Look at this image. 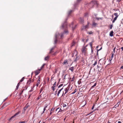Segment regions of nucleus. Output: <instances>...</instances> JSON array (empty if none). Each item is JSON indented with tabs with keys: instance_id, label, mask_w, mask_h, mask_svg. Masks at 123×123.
<instances>
[{
	"instance_id": "c9c22d12",
	"label": "nucleus",
	"mask_w": 123,
	"mask_h": 123,
	"mask_svg": "<svg viewBox=\"0 0 123 123\" xmlns=\"http://www.w3.org/2000/svg\"><path fill=\"white\" fill-rule=\"evenodd\" d=\"M19 83H20L19 82L18 84L16 86V88H17V89L18 88V86H19V85H20Z\"/></svg>"
},
{
	"instance_id": "2f4dec72",
	"label": "nucleus",
	"mask_w": 123,
	"mask_h": 123,
	"mask_svg": "<svg viewBox=\"0 0 123 123\" xmlns=\"http://www.w3.org/2000/svg\"><path fill=\"white\" fill-rule=\"evenodd\" d=\"M44 88V87H42L41 89H40V93H41L42 91L43 90V89Z\"/></svg>"
},
{
	"instance_id": "5701e85b",
	"label": "nucleus",
	"mask_w": 123,
	"mask_h": 123,
	"mask_svg": "<svg viewBox=\"0 0 123 123\" xmlns=\"http://www.w3.org/2000/svg\"><path fill=\"white\" fill-rule=\"evenodd\" d=\"M46 65V64L44 63V64L42 66V67H41V68L40 69H41V70L44 67V66Z\"/></svg>"
},
{
	"instance_id": "6ab92c4d",
	"label": "nucleus",
	"mask_w": 123,
	"mask_h": 123,
	"mask_svg": "<svg viewBox=\"0 0 123 123\" xmlns=\"http://www.w3.org/2000/svg\"><path fill=\"white\" fill-rule=\"evenodd\" d=\"M25 79V77H23L20 80L19 83H21L24 80V79Z\"/></svg>"
},
{
	"instance_id": "6e6552de",
	"label": "nucleus",
	"mask_w": 123,
	"mask_h": 123,
	"mask_svg": "<svg viewBox=\"0 0 123 123\" xmlns=\"http://www.w3.org/2000/svg\"><path fill=\"white\" fill-rule=\"evenodd\" d=\"M75 52H76V55H75V56L76 57L75 58L74 61H76L77 60H78V59H79V56H77V52L76 51Z\"/></svg>"
},
{
	"instance_id": "aec40b11",
	"label": "nucleus",
	"mask_w": 123,
	"mask_h": 123,
	"mask_svg": "<svg viewBox=\"0 0 123 123\" xmlns=\"http://www.w3.org/2000/svg\"><path fill=\"white\" fill-rule=\"evenodd\" d=\"M28 105H26L25 107L24 108V110H26L27 108L28 107Z\"/></svg>"
},
{
	"instance_id": "473e14b6",
	"label": "nucleus",
	"mask_w": 123,
	"mask_h": 123,
	"mask_svg": "<svg viewBox=\"0 0 123 123\" xmlns=\"http://www.w3.org/2000/svg\"><path fill=\"white\" fill-rule=\"evenodd\" d=\"M54 49V48H52L50 50V53H51L52 52V50Z\"/></svg>"
},
{
	"instance_id": "dca6fc26",
	"label": "nucleus",
	"mask_w": 123,
	"mask_h": 123,
	"mask_svg": "<svg viewBox=\"0 0 123 123\" xmlns=\"http://www.w3.org/2000/svg\"><path fill=\"white\" fill-rule=\"evenodd\" d=\"M74 67H71L69 68V70H71L72 72H73V70H74Z\"/></svg>"
},
{
	"instance_id": "1a4fd4ad",
	"label": "nucleus",
	"mask_w": 123,
	"mask_h": 123,
	"mask_svg": "<svg viewBox=\"0 0 123 123\" xmlns=\"http://www.w3.org/2000/svg\"><path fill=\"white\" fill-rule=\"evenodd\" d=\"M41 70V69H39V70H36L34 72L35 74V75H37L38 74L40 73V71Z\"/></svg>"
},
{
	"instance_id": "ea45409f",
	"label": "nucleus",
	"mask_w": 123,
	"mask_h": 123,
	"mask_svg": "<svg viewBox=\"0 0 123 123\" xmlns=\"http://www.w3.org/2000/svg\"><path fill=\"white\" fill-rule=\"evenodd\" d=\"M62 110L61 109H59V111H58V113L60 112H62Z\"/></svg>"
},
{
	"instance_id": "bf43d9fd",
	"label": "nucleus",
	"mask_w": 123,
	"mask_h": 123,
	"mask_svg": "<svg viewBox=\"0 0 123 123\" xmlns=\"http://www.w3.org/2000/svg\"><path fill=\"white\" fill-rule=\"evenodd\" d=\"M100 66H99L98 65H97V68H100Z\"/></svg>"
},
{
	"instance_id": "79ce46f5",
	"label": "nucleus",
	"mask_w": 123,
	"mask_h": 123,
	"mask_svg": "<svg viewBox=\"0 0 123 123\" xmlns=\"http://www.w3.org/2000/svg\"><path fill=\"white\" fill-rule=\"evenodd\" d=\"M59 108H57L56 110V111H59Z\"/></svg>"
},
{
	"instance_id": "338daca9",
	"label": "nucleus",
	"mask_w": 123,
	"mask_h": 123,
	"mask_svg": "<svg viewBox=\"0 0 123 123\" xmlns=\"http://www.w3.org/2000/svg\"><path fill=\"white\" fill-rule=\"evenodd\" d=\"M121 48L122 49V51L123 50V47H121Z\"/></svg>"
},
{
	"instance_id": "ddd939ff",
	"label": "nucleus",
	"mask_w": 123,
	"mask_h": 123,
	"mask_svg": "<svg viewBox=\"0 0 123 123\" xmlns=\"http://www.w3.org/2000/svg\"><path fill=\"white\" fill-rule=\"evenodd\" d=\"M68 60H65L63 62V64H68L67 62H68Z\"/></svg>"
},
{
	"instance_id": "7ed1b4c3",
	"label": "nucleus",
	"mask_w": 123,
	"mask_h": 123,
	"mask_svg": "<svg viewBox=\"0 0 123 123\" xmlns=\"http://www.w3.org/2000/svg\"><path fill=\"white\" fill-rule=\"evenodd\" d=\"M86 47H83L81 49V51L82 53L84 54H86V52L87 49L86 48Z\"/></svg>"
},
{
	"instance_id": "9d476101",
	"label": "nucleus",
	"mask_w": 123,
	"mask_h": 123,
	"mask_svg": "<svg viewBox=\"0 0 123 123\" xmlns=\"http://www.w3.org/2000/svg\"><path fill=\"white\" fill-rule=\"evenodd\" d=\"M70 87V86H68L67 88L65 89L64 90L65 91V92L64 93V95H65L66 93L67 92L69 89Z\"/></svg>"
},
{
	"instance_id": "de8ad7c7",
	"label": "nucleus",
	"mask_w": 123,
	"mask_h": 123,
	"mask_svg": "<svg viewBox=\"0 0 123 123\" xmlns=\"http://www.w3.org/2000/svg\"><path fill=\"white\" fill-rule=\"evenodd\" d=\"M112 58H110V59L109 60V61H110V62H111V60H112Z\"/></svg>"
},
{
	"instance_id": "4be33fe9",
	"label": "nucleus",
	"mask_w": 123,
	"mask_h": 123,
	"mask_svg": "<svg viewBox=\"0 0 123 123\" xmlns=\"http://www.w3.org/2000/svg\"><path fill=\"white\" fill-rule=\"evenodd\" d=\"M88 23L87 25H86L85 26H84V27L85 29L88 28Z\"/></svg>"
},
{
	"instance_id": "f8f14e48",
	"label": "nucleus",
	"mask_w": 123,
	"mask_h": 123,
	"mask_svg": "<svg viewBox=\"0 0 123 123\" xmlns=\"http://www.w3.org/2000/svg\"><path fill=\"white\" fill-rule=\"evenodd\" d=\"M79 21L81 23L83 24L84 20L83 18H80L79 19Z\"/></svg>"
},
{
	"instance_id": "58836bf2",
	"label": "nucleus",
	"mask_w": 123,
	"mask_h": 123,
	"mask_svg": "<svg viewBox=\"0 0 123 123\" xmlns=\"http://www.w3.org/2000/svg\"><path fill=\"white\" fill-rule=\"evenodd\" d=\"M54 110V108H52L51 109V111H50L51 112L52 111V112H53V111Z\"/></svg>"
},
{
	"instance_id": "c03bdc74",
	"label": "nucleus",
	"mask_w": 123,
	"mask_h": 123,
	"mask_svg": "<svg viewBox=\"0 0 123 123\" xmlns=\"http://www.w3.org/2000/svg\"><path fill=\"white\" fill-rule=\"evenodd\" d=\"M96 19L98 20H99V19H101V18H97L96 17Z\"/></svg>"
},
{
	"instance_id": "0e129e2a",
	"label": "nucleus",
	"mask_w": 123,
	"mask_h": 123,
	"mask_svg": "<svg viewBox=\"0 0 123 123\" xmlns=\"http://www.w3.org/2000/svg\"><path fill=\"white\" fill-rule=\"evenodd\" d=\"M115 20L113 19L112 21V23H114L115 22Z\"/></svg>"
},
{
	"instance_id": "a211bd4d",
	"label": "nucleus",
	"mask_w": 123,
	"mask_h": 123,
	"mask_svg": "<svg viewBox=\"0 0 123 123\" xmlns=\"http://www.w3.org/2000/svg\"><path fill=\"white\" fill-rule=\"evenodd\" d=\"M49 56H47L45 57L44 58V60L45 61L49 59Z\"/></svg>"
},
{
	"instance_id": "f257e3e1",
	"label": "nucleus",
	"mask_w": 123,
	"mask_h": 123,
	"mask_svg": "<svg viewBox=\"0 0 123 123\" xmlns=\"http://www.w3.org/2000/svg\"><path fill=\"white\" fill-rule=\"evenodd\" d=\"M67 28V24L66 22H64V23L60 27L61 29L63 30H66Z\"/></svg>"
},
{
	"instance_id": "39448f33",
	"label": "nucleus",
	"mask_w": 123,
	"mask_h": 123,
	"mask_svg": "<svg viewBox=\"0 0 123 123\" xmlns=\"http://www.w3.org/2000/svg\"><path fill=\"white\" fill-rule=\"evenodd\" d=\"M15 114L13 116H12L11 118L8 119V120L9 121H13L15 119Z\"/></svg>"
},
{
	"instance_id": "603ef678",
	"label": "nucleus",
	"mask_w": 123,
	"mask_h": 123,
	"mask_svg": "<svg viewBox=\"0 0 123 123\" xmlns=\"http://www.w3.org/2000/svg\"><path fill=\"white\" fill-rule=\"evenodd\" d=\"M113 55H114V54L112 53V55L111 56V58H113Z\"/></svg>"
},
{
	"instance_id": "09e8293b",
	"label": "nucleus",
	"mask_w": 123,
	"mask_h": 123,
	"mask_svg": "<svg viewBox=\"0 0 123 123\" xmlns=\"http://www.w3.org/2000/svg\"><path fill=\"white\" fill-rule=\"evenodd\" d=\"M112 58H110V59L109 60V61H110V62H111V60H112Z\"/></svg>"
},
{
	"instance_id": "f3484780",
	"label": "nucleus",
	"mask_w": 123,
	"mask_h": 123,
	"mask_svg": "<svg viewBox=\"0 0 123 123\" xmlns=\"http://www.w3.org/2000/svg\"><path fill=\"white\" fill-rule=\"evenodd\" d=\"M48 106V105H46L43 108V113H44V112L46 110V109L47 107V106Z\"/></svg>"
},
{
	"instance_id": "49530a36",
	"label": "nucleus",
	"mask_w": 123,
	"mask_h": 123,
	"mask_svg": "<svg viewBox=\"0 0 123 123\" xmlns=\"http://www.w3.org/2000/svg\"><path fill=\"white\" fill-rule=\"evenodd\" d=\"M112 58H110V59L109 60V61H110V62H111V60H112Z\"/></svg>"
},
{
	"instance_id": "4d7b16f0",
	"label": "nucleus",
	"mask_w": 123,
	"mask_h": 123,
	"mask_svg": "<svg viewBox=\"0 0 123 123\" xmlns=\"http://www.w3.org/2000/svg\"><path fill=\"white\" fill-rule=\"evenodd\" d=\"M85 39H82V41L83 42H84L85 41Z\"/></svg>"
},
{
	"instance_id": "7c9ffc66",
	"label": "nucleus",
	"mask_w": 123,
	"mask_h": 123,
	"mask_svg": "<svg viewBox=\"0 0 123 123\" xmlns=\"http://www.w3.org/2000/svg\"><path fill=\"white\" fill-rule=\"evenodd\" d=\"M76 26V25H74V27H73V26L72 27V29L73 30H74V29Z\"/></svg>"
},
{
	"instance_id": "69168bd1",
	"label": "nucleus",
	"mask_w": 123,
	"mask_h": 123,
	"mask_svg": "<svg viewBox=\"0 0 123 123\" xmlns=\"http://www.w3.org/2000/svg\"><path fill=\"white\" fill-rule=\"evenodd\" d=\"M7 98H6V99L4 100L3 101H5L7 99Z\"/></svg>"
},
{
	"instance_id": "13d9d810",
	"label": "nucleus",
	"mask_w": 123,
	"mask_h": 123,
	"mask_svg": "<svg viewBox=\"0 0 123 123\" xmlns=\"http://www.w3.org/2000/svg\"><path fill=\"white\" fill-rule=\"evenodd\" d=\"M39 84L37 83L36 84V85L37 87L38 86V85Z\"/></svg>"
},
{
	"instance_id": "9b49d317",
	"label": "nucleus",
	"mask_w": 123,
	"mask_h": 123,
	"mask_svg": "<svg viewBox=\"0 0 123 123\" xmlns=\"http://www.w3.org/2000/svg\"><path fill=\"white\" fill-rule=\"evenodd\" d=\"M37 81V83L39 84L40 79V76H39L36 79Z\"/></svg>"
},
{
	"instance_id": "052dcab7",
	"label": "nucleus",
	"mask_w": 123,
	"mask_h": 123,
	"mask_svg": "<svg viewBox=\"0 0 123 123\" xmlns=\"http://www.w3.org/2000/svg\"><path fill=\"white\" fill-rule=\"evenodd\" d=\"M75 43L74 42H73L72 44V46H73Z\"/></svg>"
},
{
	"instance_id": "4c0bfd02",
	"label": "nucleus",
	"mask_w": 123,
	"mask_h": 123,
	"mask_svg": "<svg viewBox=\"0 0 123 123\" xmlns=\"http://www.w3.org/2000/svg\"><path fill=\"white\" fill-rule=\"evenodd\" d=\"M75 77L74 76L73 77L72 80V81H73Z\"/></svg>"
},
{
	"instance_id": "3c124183",
	"label": "nucleus",
	"mask_w": 123,
	"mask_h": 123,
	"mask_svg": "<svg viewBox=\"0 0 123 123\" xmlns=\"http://www.w3.org/2000/svg\"><path fill=\"white\" fill-rule=\"evenodd\" d=\"M52 88L53 89V91H54L55 90V89L54 88V87H52Z\"/></svg>"
},
{
	"instance_id": "a18cd8bd",
	"label": "nucleus",
	"mask_w": 123,
	"mask_h": 123,
	"mask_svg": "<svg viewBox=\"0 0 123 123\" xmlns=\"http://www.w3.org/2000/svg\"><path fill=\"white\" fill-rule=\"evenodd\" d=\"M117 17H115L114 18V19L116 20L117 19Z\"/></svg>"
},
{
	"instance_id": "0eeeda50",
	"label": "nucleus",
	"mask_w": 123,
	"mask_h": 123,
	"mask_svg": "<svg viewBox=\"0 0 123 123\" xmlns=\"http://www.w3.org/2000/svg\"><path fill=\"white\" fill-rule=\"evenodd\" d=\"M64 33H68V30H66V31H64V33H62L61 34H60V38H62L63 37V35Z\"/></svg>"
},
{
	"instance_id": "e433bc0d",
	"label": "nucleus",
	"mask_w": 123,
	"mask_h": 123,
	"mask_svg": "<svg viewBox=\"0 0 123 123\" xmlns=\"http://www.w3.org/2000/svg\"><path fill=\"white\" fill-rule=\"evenodd\" d=\"M113 25H110V29H111L112 28Z\"/></svg>"
},
{
	"instance_id": "72a5a7b5",
	"label": "nucleus",
	"mask_w": 123,
	"mask_h": 123,
	"mask_svg": "<svg viewBox=\"0 0 123 123\" xmlns=\"http://www.w3.org/2000/svg\"><path fill=\"white\" fill-rule=\"evenodd\" d=\"M96 83H95L94 85H93V86H92L91 88H92L93 87H94L95 86H96Z\"/></svg>"
},
{
	"instance_id": "6e6d98bb",
	"label": "nucleus",
	"mask_w": 123,
	"mask_h": 123,
	"mask_svg": "<svg viewBox=\"0 0 123 123\" xmlns=\"http://www.w3.org/2000/svg\"><path fill=\"white\" fill-rule=\"evenodd\" d=\"M25 123V122H19L18 123Z\"/></svg>"
},
{
	"instance_id": "412c9836",
	"label": "nucleus",
	"mask_w": 123,
	"mask_h": 123,
	"mask_svg": "<svg viewBox=\"0 0 123 123\" xmlns=\"http://www.w3.org/2000/svg\"><path fill=\"white\" fill-rule=\"evenodd\" d=\"M73 11V10H70L68 12V15H69Z\"/></svg>"
},
{
	"instance_id": "20e7f679",
	"label": "nucleus",
	"mask_w": 123,
	"mask_h": 123,
	"mask_svg": "<svg viewBox=\"0 0 123 123\" xmlns=\"http://www.w3.org/2000/svg\"><path fill=\"white\" fill-rule=\"evenodd\" d=\"M60 34H59L58 33L56 34L55 35V40L54 43H57V38L59 36L60 37Z\"/></svg>"
},
{
	"instance_id": "8fccbe9b",
	"label": "nucleus",
	"mask_w": 123,
	"mask_h": 123,
	"mask_svg": "<svg viewBox=\"0 0 123 123\" xmlns=\"http://www.w3.org/2000/svg\"><path fill=\"white\" fill-rule=\"evenodd\" d=\"M112 58H110V59L109 60V61H110V62H111V60H112Z\"/></svg>"
},
{
	"instance_id": "864d4df0",
	"label": "nucleus",
	"mask_w": 123,
	"mask_h": 123,
	"mask_svg": "<svg viewBox=\"0 0 123 123\" xmlns=\"http://www.w3.org/2000/svg\"><path fill=\"white\" fill-rule=\"evenodd\" d=\"M116 49V47H115L113 49V52L115 53V49Z\"/></svg>"
},
{
	"instance_id": "bb28decb",
	"label": "nucleus",
	"mask_w": 123,
	"mask_h": 123,
	"mask_svg": "<svg viewBox=\"0 0 123 123\" xmlns=\"http://www.w3.org/2000/svg\"><path fill=\"white\" fill-rule=\"evenodd\" d=\"M97 25V23H95L94 22H93L92 23V25L95 26Z\"/></svg>"
},
{
	"instance_id": "423d86ee",
	"label": "nucleus",
	"mask_w": 123,
	"mask_h": 123,
	"mask_svg": "<svg viewBox=\"0 0 123 123\" xmlns=\"http://www.w3.org/2000/svg\"><path fill=\"white\" fill-rule=\"evenodd\" d=\"M34 81V80H31V79H30L28 81L27 83V87L26 88L28 87V86H29V85L30 84L31 82H33Z\"/></svg>"
},
{
	"instance_id": "393cba45",
	"label": "nucleus",
	"mask_w": 123,
	"mask_h": 123,
	"mask_svg": "<svg viewBox=\"0 0 123 123\" xmlns=\"http://www.w3.org/2000/svg\"><path fill=\"white\" fill-rule=\"evenodd\" d=\"M56 82H55L54 84L52 86V87H56Z\"/></svg>"
},
{
	"instance_id": "2eb2a0df",
	"label": "nucleus",
	"mask_w": 123,
	"mask_h": 123,
	"mask_svg": "<svg viewBox=\"0 0 123 123\" xmlns=\"http://www.w3.org/2000/svg\"><path fill=\"white\" fill-rule=\"evenodd\" d=\"M63 89V88H61V89L59 90L58 92V93H57V96H59V94L60 93V92L61 91H62V90Z\"/></svg>"
},
{
	"instance_id": "4468645a",
	"label": "nucleus",
	"mask_w": 123,
	"mask_h": 123,
	"mask_svg": "<svg viewBox=\"0 0 123 123\" xmlns=\"http://www.w3.org/2000/svg\"><path fill=\"white\" fill-rule=\"evenodd\" d=\"M114 33L113 32V31H111L110 34V36L112 37L113 36V34Z\"/></svg>"
},
{
	"instance_id": "c85d7f7f",
	"label": "nucleus",
	"mask_w": 123,
	"mask_h": 123,
	"mask_svg": "<svg viewBox=\"0 0 123 123\" xmlns=\"http://www.w3.org/2000/svg\"><path fill=\"white\" fill-rule=\"evenodd\" d=\"M95 62L92 65L93 66H94L95 65H96L97 63V62L96 61H95Z\"/></svg>"
},
{
	"instance_id": "680f3d73",
	"label": "nucleus",
	"mask_w": 123,
	"mask_h": 123,
	"mask_svg": "<svg viewBox=\"0 0 123 123\" xmlns=\"http://www.w3.org/2000/svg\"><path fill=\"white\" fill-rule=\"evenodd\" d=\"M57 70L56 69H55V73H56L57 72Z\"/></svg>"
},
{
	"instance_id": "37998d69",
	"label": "nucleus",
	"mask_w": 123,
	"mask_h": 123,
	"mask_svg": "<svg viewBox=\"0 0 123 123\" xmlns=\"http://www.w3.org/2000/svg\"><path fill=\"white\" fill-rule=\"evenodd\" d=\"M90 45L91 46V48H92V43H90Z\"/></svg>"
},
{
	"instance_id": "a19ab883",
	"label": "nucleus",
	"mask_w": 123,
	"mask_h": 123,
	"mask_svg": "<svg viewBox=\"0 0 123 123\" xmlns=\"http://www.w3.org/2000/svg\"><path fill=\"white\" fill-rule=\"evenodd\" d=\"M67 106V105L66 104H63V107H66Z\"/></svg>"
},
{
	"instance_id": "5fc2aeb1",
	"label": "nucleus",
	"mask_w": 123,
	"mask_h": 123,
	"mask_svg": "<svg viewBox=\"0 0 123 123\" xmlns=\"http://www.w3.org/2000/svg\"><path fill=\"white\" fill-rule=\"evenodd\" d=\"M89 33V34H92L93 33V32L92 31H90Z\"/></svg>"
},
{
	"instance_id": "774afa93",
	"label": "nucleus",
	"mask_w": 123,
	"mask_h": 123,
	"mask_svg": "<svg viewBox=\"0 0 123 123\" xmlns=\"http://www.w3.org/2000/svg\"><path fill=\"white\" fill-rule=\"evenodd\" d=\"M121 69H123V65L121 67Z\"/></svg>"
},
{
	"instance_id": "f704fd0d",
	"label": "nucleus",
	"mask_w": 123,
	"mask_h": 123,
	"mask_svg": "<svg viewBox=\"0 0 123 123\" xmlns=\"http://www.w3.org/2000/svg\"><path fill=\"white\" fill-rule=\"evenodd\" d=\"M63 85V84H61L60 85L58 86V88H59L61 87V86H62Z\"/></svg>"
},
{
	"instance_id": "b1692460",
	"label": "nucleus",
	"mask_w": 123,
	"mask_h": 123,
	"mask_svg": "<svg viewBox=\"0 0 123 123\" xmlns=\"http://www.w3.org/2000/svg\"><path fill=\"white\" fill-rule=\"evenodd\" d=\"M103 61H103H104V64H105V62H106V61H105V59H103V60H102V59H100V60H99V62L101 61Z\"/></svg>"
},
{
	"instance_id": "e2e57ef3",
	"label": "nucleus",
	"mask_w": 123,
	"mask_h": 123,
	"mask_svg": "<svg viewBox=\"0 0 123 123\" xmlns=\"http://www.w3.org/2000/svg\"><path fill=\"white\" fill-rule=\"evenodd\" d=\"M88 15V13H86V14H85V16H87V15Z\"/></svg>"
},
{
	"instance_id": "c756f323",
	"label": "nucleus",
	"mask_w": 123,
	"mask_h": 123,
	"mask_svg": "<svg viewBox=\"0 0 123 123\" xmlns=\"http://www.w3.org/2000/svg\"><path fill=\"white\" fill-rule=\"evenodd\" d=\"M21 112V111H19L18 112L16 113V116L17 115H18Z\"/></svg>"
},
{
	"instance_id": "f03ea898",
	"label": "nucleus",
	"mask_w": 123,
	"mask_h": 123,
	"mask_svg": "<svg viewBox=\"0 0 123 123\" xmlns=\"http://www.w3.org/2000/svg\"><path fill=\"white\" fill-rule=\"evenodd\" d=\"M98 5V3L97 2V1L95 0L91 2L89 4V5H92V7L94 5Z\"/></svg>"
},
{
	"instance_id": "cd10ccee",
	"label": "nucleus",
	"mask_w": 123,
	"mask_h": 123,
	"mask_svg": "<svg viewBox=\"0 0 123 123\" xmlns=\"http://www.w3.org/2000/svg\"><path fill=\"white\" fill-rule=\"evenodd\" d=\"M77 89H75L74 90V92H73L72 94H74L75 92H76L77 91Z\"/></svg>"
},
{
	"instance_id": "a878e982",
	"label": "nucleus",
	"mask_w": 123,
	"mask_h": 123,
	"mask_svg": "<svg viewBox=\"0 0 123 123\" xmlns=\"http://www.w3.org/2000/svg\"><path fill=\"white\" fill-rule=\"evenodd\" d=\"M114 15L116 16V17H118V13H114Z\"/></svg>"
}]
</instances>
